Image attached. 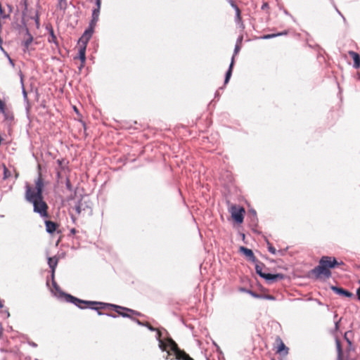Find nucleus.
Returning a JSON list of instances; mask_svg holds the SVG:
<instances>
[{
  "label": "nucleus",
  "mask_w": 360,
  "mask_h": 360,
  "mask_svg": "<svg viewBox=\"0 0 360 360\" xmlns=\"http://www.w3.org/2000/svg\"><path fill=\"white\" fill-rule=\"evenodd\" d=\"M44 186L42 175L39 172L37 179L35 180L34 188L28 184L25 186V198L27 202L33 205V211L34 212L39 214L42 218H49V206L44 200Z\"/></svg>",
  "instance_id": "nucleus-1"
},
{
  "label": "nucleus",
  "mask_w": 360,
  "mask_h": 360,
  "mask_svg": "<svg viewBox=\"0 0 360 360\" xmlns=\"http://www.w3.org/2000/svg\"><path fill=\"white\" fill-rule=\"evenodd\" d=\"M65 298L68 302L73 303L74 304H75L76 306L81 309H85L86 307H89L90 309L96 310L99 315L103 314V313L100 311L101 309L114 310L119 315L123 317H130L131 314L136 316H139L141 314L139 312L129 308L104 302L84 301L79 300L75 297H73L70 295H67Z\"/></svg>",
  "instance_id": "nucleus-2"
},
{
  "label": "nucleus",
  "mask_w": 360,
  "mask_h": 360,
  "mask_svg": "<svg viewBox=\"0 0 360 360\" xmlns=\"http://www.w3.org/2000/svg\"><path fill=\"white\" fill-rule=\"evenodd\" d=\"M96 8L93 10L92 19L89 23V28L86 29L82 36L78 41V56L77 57L81 60V66H84L86 61V45L92 37L94 28L98 20L101 0H96Z\"/></svg>",
  "instance_id": "nucleus-3"
},
{
  "label": "nucleus",
  "mask_w": 360,
  "mask_h": 360,
  "mask_svg": "<svg viewBox=\"0 0 360 360\" xmlns=\"http://www.w3.org/2000/svg\"><path fill=\"white\" fill-rule=\"evenodd\" d=\"M342 264H344V263L342 262H338L335 257L323 256L319 260V265L314 268L311 272L317 278L322 276L329 278L332 274L330 269Z\"/></svg>",
  "instance_id": "nucleus-4"
},
{
  "label": "nucleus",
  "mask_w": 360,
  "mask_h": 360,
  "mask_svg": "<svg viewBox=\"0 0 360 360\" xmlns=\"http://www.w3.org/2000/svg\"><path fill=\"white\" fill-rule=\"evenodd\" d=\"M21 4L24 7L22 19L23 25L25 26L30 25L32 24V21H34L36 27L39 28L40 24L37 11L35 9L28 8L27 0H22Z\"/></svg>",
  "instance_id": "nucleus-5"
},
{
  "label": "nucleus",
  "mask_w": 360,
  "mask_h": 360,
  "mask_svg": "<svg viewBox=\"0 0 360 360\" xmlns=\"http://www.w3.org/2000/svg\"><path fill=\"white\" fill-rule=\"evenodd\" d=\"M262 264H256L255 269L257 274L262 278H264L269 284L273 283L278 280L284 278L283 274H269L262 271Z\"/></svg>",
  "instance_id": "nucleus-6"
},
{
  "label": "nucleus",
  "mask_w": 360,
  "mask_h": 360,
  "mask_svg": "<svg viewBox=\"0 0 360 360\" xmlns=\"http://www.w3.org/2000/svg\"><path fill=\"white\" fill-rule=\"evenodd\" d=\"M168 342L169 344V349L172 351L176 356V359L178 360H194L191 358L188 354H186L184 350H181L177 344L172 339H168Z\"/></svg>",
  "instance_id": "nucleus-7"
},
{
  "label": "nucleus",
  "mask_w": 360,
  "mask_h": 360,
  "mask_svg": "<svg viewBox=\"0 0 360 360\" xmlns=\"http://www.w3.org/2000/svg\"><path fill=\"white\" fill-rule=\"evenodd\" d=\"M243 212H245L244 208H238L236 206L231 207V217L237 223H241L243 221Z\"/></svg>",
  "instance_id": "nucleus-8"
},
{
  "label": "nucleus",
  "mask_w": 360,
  "mask_h": 360,
  "mask_svg": "<svg viewBox=\"0 0 360 360\" xmlns=\"http://www.w3.org/2000/svg\"><path fill=\"white\" fill-rule=\"evenodd\" d=\"M249 226H252V230L257 233L261 231L257 230L255 227L257 226V218L256 217V211L253 209L249 208Z\"/></svg>",
  "instance_id": "nucleus-9"
},
{
  "label": "nucleus",
  "mask_w": 360,
  "mask_h": 360,
  "mask_svg": "<svg viewBox=\"0 0 360 360\" xmlns=\"http://www.w3.org/2000/svg\"><path fill=\"white\" fill-rule=\"evenodd\" d=\"M330 289L335 294L340 295V296H344V297H352L354 296L353 293H352L351 292H349L344 288L338 287V286L332 285L330 287Z\"/></svg>",
  "instance_id": "nucleus-10"
},
{
  "label": "nucleus",
  "mask_w": 360,
  "mask_h": 360,
  "mask_svg": "<svg viewBox=\"0 0 360 360\" xmlns=\"http://www.w3.org/2000/svg\"><path fill=\"white\" fill-rule=\"evenodd\" d=\"M46 231L49 233H53L59 227V224L50 220L45 221Z\"/></svg>",
  "instance_id": "nucleus-11"
},
{
  "label": "nucleus",
  "mask_w": 360,
  "mask_h": 360,
  "mask_svg": "<svg viewBox=\"0 0 360 360\" xmlns=\"http://www.w3.org/2000/svg\"><path fill=\"white\" fill-rule=\"evenodd\" d=\"M348 54L354 60L353 67L356 69L359 68H360V56H359V55L354 51H349Z\"/></svg>",
  "instance_id": "nucleus-12"
},
{
  "label": "nucleus",
  "mask_w": 360,
  "mask_h": 360,
  "mask_svg": "<svg viewBox=\"0 0 360 360\" xmlns=\"http://www.w3.org/2000/svg\"><path fill=\"white\" fill-rule=\"evenodd\" d=\"M156 330L158 332V339L159 340V347L162 351H165V350H167V347H169V344L167 341L169 338H168L166 340V342H165L163 340H162L160 339L161 335H162L161 331L158 329H156Z\"/></svg>",
  "instance_id": "nucleus-13"
},
{
  "label": "nucleus",
  "mask_w": 360,
  "mask_h": 360,
  "mask_svg": "<svg viewBox=\"0 0 360 360\" xmlns=\"http://www.w3.org/2000/svg\"><path fill=\"white\" fill-rule=\"evenodd\" d=\"M335 345H336V349H337V360H348L345 359L343 357V351L341 346L340 341L338 338L335 339Z\"/></svg>",
  "instance_id": "nucleus-14"
},
{
  "label": "nucleus",
  "mask_w": 360,
  "mask_h": 360,
  "mask_svg": "<svg viewBox=\"0 0 360 360\" xmlns=\"http://www.w3.org/2000/svg\"><path fill=\"white\" fill-rule=\"evenodd\" d=\"M48 264L52 270V276H53L56 267L58 264V259L56 257H49Z\"/></svg>",
  "instance_id": "nucleus-15"
},
{
  "label": "nucleus",
  "mask_w": 360,
  "mask_h": 360,
  "mask_svg": "<svg viewBox=\"0 0 360 360\" xmlns=\"http://www.w3.org/2000/svg\"><path fill=\"white\" fill-rule=\"evenodd\" d=\"M233 62H234V57L233 56L229 68L226 74L225 80H224L225 84H227L231 78V76L232 74V68H233Z\"/></svg>",
  "instance_id": "nucleus-16"
},
{
  "label": "nucleus",
  "mask_w": 360,
  "mask_h": 360,
  "mask_svg": "<svg viewBox=\"0 0 360 360\" xmlns=\"http://www.w3.org/2000/svg\"><path fill=\"white\" fill-rule=\"evenodd\" d=\"M277 352L278 353H283L285 355L288 353V348L285 345L281 340H280V343L278 346Z\"/></svg>",
  "instance_id": "nucleus-17"
},
{
  "label": "nucleus",
  "mask_w": 360,
  "mask_h": 360,
  "mask_svg": "<svg viewBox=\"0 0 360 360\" xmlns=\"http://www.w3.org/2000/svg\"><path fill=\"white\" fill-rule=\"evenodd\" d=\"M1 113L3 114L4 119L6 120H13L14 118L13 112L10 111L8 108L4 110V112Z\"/></svg>",
  "instance_id": "nucleus-18"
},
{
  "label": "nucleus",
  "mask_w": 360,
  "mask_h": 360,
  "mask_svg": "<svg viewBox=\"0 0 360 360\" xmlns=\"http://www.w3.org/2000/svg\"><path fill=\"white\" fill-rule=\"evenodd\" d=\"M286 34H287V32L285 31L283 32H278V33H276V34H271L264 35L261 38L262 39H271V38H273V37H275L281 36V35Z\"/></svg>",
  "instance_id": "nucleus-19"
},
{
  "label": "nucleus",
  "mask_w": 360,
  "mask_h": 360,
  "mask_svg": "<svg viewBox=\"0 0 360 360\" xmlns=\"http://www.w3.org/2000/svg\"><path fill=\"white\" fill-rule=\"evenodd\" d=\"M67 0H58V7L61 10H65L67 8Z\"/></svg>",
  "instance_id": "nucleus-20"
},
{
  "label": "nucleus",
  "mask_w": 360,
  "mask_h": 360,
  "mask_svg": "<svg viewBox=\"0 0 360 360\" xmlns=\"http://www.w3.org/2000/svg\"><path fill=\"white\" fill-rule=\"evenodd\" d=\"M249 295H250L251 296H252L253 297H255V298L264 299L263 296L264 294H257V293L249 290Z\"/></svg>",
  "instance_id": "nucleus-21"
},
{
  "label": "nucleus",
  "mask_w": 360,
  "mask_h": 360,
  "mask_svg": "<svg viewBox=\"0 0 360 360\" xmlns=\"http://www.w3.org/2000/svg\"><path fill=\"white\" fill-rule=\"evenodd\" d=\"M352 332L351 331H347L345 332V335H344V339L345 340V341L347 342V345L349 346H352V341L351 340L348 338V335L349 333H351Z\"/></svg>",
  "instance_id": "nucleus-22"
},
{
  "label": "nucleus",
  "mask_w": 360,
  "mask_h": 360,
  "mask_svg": "<svg viewBox=\"0 0 360 360\" xmlns=\"http://www.w3.org/2000/svg\"><path fill=\"white\" fill-rule=\"evenodd\" d=\"M6 104L5 101L0 98V112H4V110L6 109Z\"/></svg>",
  "instance_id": "nucleus-23"
},
{
  "label": "nucleus",
  "mask_w": 360,
  "mask_h": 360,
  "mask_svg": "<svg viewBox=\"0 0 360 360\" xmlns=\"http://www.w3.org/2000/svg\"><path fill=\"white\" fill-rule=\"evenodd\" d=\"M268 250L272 255H276V250L269 243H268Z\"/></svg>",
  "instance_id": "nucleus-24"
},
{
  "label": "nucleus",
  "mask_w": 360,
  "mask_h": 360,
  "mask_svg": "<svg viewBox=\"0 0 360 360\" xmlns=\"http://www.w3.org/2000/svg\"><path fill=\"white\" fill-rule=\"evenodd\" d=\"M239 252L240 253H243L245 256H248V248H245L244 246H240L239 248Z\"/></svg>",
  "instance_id": "nucleus-25"
},
{
  "label": "nucleus",
  "mask_w": 360,
  "mask_h": 360,
  "mask_svg": "<svg viewBox=\"0 0 360 360\" xmlns=\"http://www.w3.org/2000/svg\"><path fill=\"white\" fill-rule=\"evenodd\" d=\"M263 297H264V300H276V297L274 295H266V294H264Z\"/></svg>",
  "instance_id": "nucleus-26"
},
{
  "label": "nucleus",
  "mask_w": 360,
  "mask_h": 360,
  "mask_svg": "<svg viewBox=\"0 0 360 360\" xmlns=\"http://www.w3.org/2000/svg\"><path fill=\"white\" fill-rule=\"evenodd\" d=\"M334 8H335L336 12L342 17L344 22L346 23L347 20H346L345 16L342 15V13L339 11V9L337 8V6L335 5L334 6Z\"/></svg>",
  "instance_id": "nucleus-27"
},
{
  "label": "nucleus",
  "mask_w": 360,
  "mask_h": 360,
  "mask_svg": "<svg viewBox=\"0 0 360 360\" xmlns=\"http://www.w3.org/2000/svg\"><path fill=\"white\" fill-rule=\"evenodd\" d=\"M32 41V37L29 36V38L25 41V46L27 48Z\"/></svg>",
  "instance_id": "nucleus-28"
},
{
  "label": "nucleus",
  "mask_w": 360,
  "mask_h": 360,
  "mask_svg": "<svg viewBox=\"0 0 360 360\" xmlns=\"http://www.w3.org/2000/svg\"><path fill=\"white\" fill-rule=\"evenodd\" d=\"M249 260L255 261L254 253L250 249H249Z\"/></svg>",
  "instance_id": "nucleus-29"
},
{
  "label": "nucleus",
  "mask_w": 360,
  "mask_h": 360,
  "mask_svg": "<svg viewBox=\"0 0 360 360\" xmlns=\"http://www.w3.org/2000/svg\"><path fill=\"white\" fill-rule=\"evenodd\" d=\"M238 237L241 240H245V234L243 233H238Z\"/></svg>",
  "instance_id": "nucleus-30"
},
{
  "label": "nucleus",
  "mask_w": 360,
  "mask_h": 360,
  "mask_svg": "<svg viewBox=\"0 0 360 360\" xmlns=\"http://www.w3.org/2000/svg\"><path fill=\"white\" fill-rule=\"evenodd\" d=\"M355 348L353 346V344L352 343V346H349L348 345V347L347 349V352L349 353V352L351 351H354Z\"/></svg>",
  "instance_id": "nucleus-31"
},
{
  "label": "nucleus",
  "mask_w": 360,
  "mask_h": 360,
  "mask_svg": "<svg viewBox=\"0 0 360 360\" xmlns=\"http://www.w3.org/2000/svg\"><path fill=\"white\" fill-rule=\"evenodd\" d=\"M146 326L148 327V328L151 330V331H154V330H156V329L153 327L150 323H146Z\"/></svg>",
  "instance_id": "nucleus-32"
},
{
  "label": "nucleus",
  "mask_w": 360,
  "mask_h": 360,
  "mask_svg": "<svg viewBox=\"0 0 360 360\" xmlns=\"http://www.w3.org/2000/svg\"><path fill=\"white\" fill-rule=\"evenodd\" d=\"M75 210L77 212V214H80V212H81V207H80V206L79 205L75 207Z\"/></svg>",
  "instance_id": "nucleus-33"
},
{
  "label": "nucleus",
  "mask_w": 360,
  "mask_h": 360,
  "mask_svg": "<svg viewBox=\"0 0 360 360\" xmlns=\"http://www.w3.org/2000/svg\"><path fill=\"white\" fill-rule=\"evenodd\" d=\"M356 295H357L358 300L360 301V288H358V290H356Z\"/></svg>",
  "instance_id": "nucleus-34"
},
{
  "label": "nucleus",
  "mask_w": 360,
  "mask_h": 360,
  "mask_svg": "<svg viewBox=\"0 0 360 360\" xmlns=\"http://www.w3.org/2000/svg\"><path fill=\"white\" fill-rule=\"evenodd\" d=\"M239 49H240V46H239V44H237L236 45V47H235V53H236L238 51Z\"/></svg>",
  "instance_id": "nucleus-35"
},
{
  "label": "nucleus",
  "mask_w": 360,
  "mask_h": 360,
  "mask_svg": "<svg viewBox=\"0 0 360 360\" xmlns=\"http://www.w3.org/2000/svg\"><path fill=\"white\" fill-rule=\"evenodd\" d=\"M335 330H338V328H339V321H336L335 323Z\"/></svg>",
  "instance_id": "nucleus-36"
},
{
  "label": "nucleus",
  "mask_w": 360,
  "mask_h": 360,
  "mask_svg": "<svg viewBox=\"0 0 360 360\" xmlns=\"http://www.w3.org/2000/svg\"><path fill=\"white\" fill-rule=\"evenodd\" d=\"M51 38H52V41H54L55 39H56V37L55 35L53 34V31H51ZM50 41H51V40H50Z\"/></svg>",
  "instance_id": "nucleus-37"
},
{
  "label": "nucleus",
  "mask_w": 360,
  "mask_h": 360,
  "mask_svg": "<svg viewBox=\"0 0 360 360\" xmlns=\"http://www.w3.org/2000/svg\"><path fill=\"white\" fill-rule=\"evenodd\" d=\"M2 333H3V328H2L1 324L0 323V338L1 337Z\"/></svg>",
  "instance_id": "nucleus-38"
},
{
  "label": "nucleus",
  "mask_w": 360,
  "mask_h": 360,
  "mask_svg": "<svg viewBox=\"0 0 360 360\" xmlns=\"http://www.w3.org/2000/svg\"><path fill=\"white\" fill-rule=\"evenodd\" d=\"M236 13H237V15L239 16L240 15V10L238 8L236 7Z\"/></svg>",
  "instance_id": "nucleus-39"
},
{
  "label": "nucleus",
  "mask_w": 360,
  "mask_h": 360,
  "mask_svg": "<svg viewBox=\"0 0 360 360\" xmlns=\"http://www.w3.org/2000/svg\"><path fill=\"white\" fill-rule=\"evenodd\" d=\"M8 7L9 8V13H11L12 12V6L10 5H8Z\"/></svg>",
  "instance_id": "nucleus-40"
},
{
  "label": "nucleus",
  "mask_w": 360,
  "mask_h": 360,
  "mask_svg": "<svg viewBox=\"0 0 360 360\" xmlns=\"http://www.w3.org/2000/svg\"><path fill=\"white\" fill-rule=\"evenodd\" d=\"M71 233H73V234H75V233H76V230H75V229H72L71 230Z\"/></svg>",
  "instance_id": "nucleus-41"
},
{
  "label": "nucleus",
  "mask_w": 360,
  "mask_h": 360,
  "mask_svg": "<svg viewBox=\"0 0 360 360\" xmlns=\"http://www.w3.org/2000/svg\"><path fill=\"white\" fill-rule=\"evenodd\" d=\"M266 6H267V4H264L263 5L262 8H264H264H266Z\"/></svg>",
  "instance_id": "nucleus-42"
},
{
  "label": "nucleus",
  "mask_w": 360,
  "mask_h": 360,
  "mask_svg": "<svg viewBox=\"0 0 360 360\" xmlns=\"http://www.w3.org/2000/svg\"><path fill=\"white\" fill-rule=\"evenodd\" d=\"M266 6H267V4H264L263 5L262 8H264H264H266Z\"/></svg>",
  "instance_id": "nucleus-43"
},
{
  "label": "nucleus",
  "mask_w": 360,
  "mask_h": 360,
  "mask_svg": "<svg viewBox=\"0 0 360 360\" xmlns=\"http://www.w3.org/2000/svg\"><path fill=\"white\" fill-rule=\"evenodd\" d=\"M271 360H275L274 359H272Z\"/></svg>",
  "instance_id": "nucleus-44"
}]
</instances>
